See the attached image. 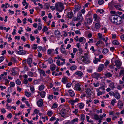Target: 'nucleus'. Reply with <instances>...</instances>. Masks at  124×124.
I'll return each instance as SVG.
<instances>
[{
  "mask_svg": "<svg viewBox=\"0 0 124 124\" xmlns=\"http://www.w3.org/2000/svg\"><path fill=\"white\" fill-rule=\"evenodd\" d=\"M55 9L57 11L61 12L63 9V4L61 2H58L55 5Z\"/></svg>",
  "mask_w": 124,
  "mask_h": 124,
  "instance_id": "nucleus-1",
  "label": "nucleus"
},
{
  "mask_svg": "<svg viewBox=\"0 0 124 124\" xmlns=\"http://www.w3.org/2000/svg\"><path fill=\"white\" fill-rule=\"evenodd\" d=\"M118 17L117 15H114L111 16L110 17V19L112 23H115L118 19Z\"/></svg>",
  "mask_w": 124,
  "mask_h": 124,
  "instance_id": "nucleus-2",
  "label": "nucleus"
},
{
  "mask_svg": "<svg viewBox=\"0 0 124 124\" xmlns=\"http://www.w3.org/2000/svg\"><path fill=\"white\" fill-rule=\"evenodd\" d=\"M93 18L94 19L95 21L98 23L100 22L101 18L100 16L96 14H94L93 15Z\"/></svg>",
  "mask_w": 124,
  "mask_h": 124,
  "instance_id": "nucleus-3",
  "label": "nucleus"
},
{
  "mask_svg": "<svg viewBox=\"0 0 124 124\" xmlns=\"http://www.w3.org/2000/svg\"><path fill=\"white\" fill-rule=\"evenodd\" d=\"M115 64L116 66V68L119 69L121 65V63L120 62L119 60H116L115 62Z\"/></svg>",
  "mask_w": 124,
  "mask_h": 124,
  "instance_id": "nucleus-4",
  "label": "nucleus"
},
{
  "mask_svg": "<svg viewBox=\"0 0 124 124\" xmlns=\"http://www.w3.org/2000/svg\"><path fill=\"white\" fill-rule=\"evenodd\" d=\"M77 17L78 20L81 22H82V20L83 17L81 12H78L77 14Z\"/></svg>",
  "mask_w": 124,
  "mask_h": 124,
  "instance_id": "nucleus-5",
  "label": "nucleus"
},
{
  "mask_svg": "<svg viewBox=\"0 0 124 124\" xmlns=\"http://www.w3.org/2000/svg\"><path fill=\"white\" fill-rule=\"evenodd\" d=\"M37 104L39 107H41L43 104V102L42 99H40L37 102Z\"/></svg>",
  "mask_w": 124,
  "mask_h": 124,
  "instance_id": "nucleus-6",
  "label": "nucleus"
},
{
  "mask_svg": "<svg viewBox=\"0 0 124 124\" xmlns=\"http://www.w3.org/2000/svg\"><path fill=\"white\" fill-rule=\"evenodd\" d=\"M104 65L103 64H101L100 65L99 67L97 70V71L99 72H101L103 69Z\"/></svg>",
  "mask_w": 124,
  "mask_h": 124,
  "instance_id": "nucleus-7",
  "label": "nucleus"
},
{
  "mask_svg": "<svg viewBox=\"0 0 124 124\" xmlns=\"http://www.w3.org/2000/svg\"><path fill=\"white\" fill-rule=\"evenodd\" d=\"M80 86V85L79 83H77L76 85L74 87V89L76 90L79 91L81 90V88Z\"/></svg>",
  "mask_w": 124,
  "mask_h": 124,
  "instance_id": "nucleus-8",
  "label": "nucleus"
},
{
  "mask_svg": "<svg viewBox=\"0 0 124 124\" xmlns=\"http://www.w3.org/2000/svg\"><path fill=\"white\" fill-rule=\"evenodd\" d=\"M92 76L94 77H100L101 79V77L100 76L101 74L99 73L96 72L92 74Z\"/></svg>",
  "mask_w": 124,
  "mask_h": 124,
  "instance_id": "nucleus-9",
  "label": "nucleus"
},
{
  "mask_svg": "<svg viewBox=\"0 0 124 124\" xmlns=\"http://www.w3.org/2000/svg\"><path fill=\"white\" fill-rule=\"evenodd\" d=\"M26 52L23 50H21L17 52V53L20 55H23L26 54Z\"/></svg>",
  "mask_w": 124,
  "mask_h": 124,
  "instance_id": "nucleus-10",
  "label": "nucleus"
},
{
  "mask_svg": "<svg viewBox=\"0 0 124 124\" xmlns=\"http://www.w3.org/2000/svg\"><path fill=\"white\" fill-rule=\"evenodd\" d=\"M92 93L90 89H87L86 91V93L88 97L90 96Z\"/></svg>",
  "mask_w": 124,
  "mask_h": 124,
  "instance_id": "nucleus-11",
  "label": "nucleus"
},
{
  "mask_svg": "<svg viewBox=\"0 0 124 124\" xmlns=\"http://www.w3.org/2000/svg\"><path fill=\"white\" fill-rule=\"evenodd\" d=\"M118 106L119 108H123V104L122 102L121 101H118Z\"/></svg>",
  "mask_w": 124,
  "mask_h": 124,
  "instance_id": "nucleus-12",
  "label": "nucleus"
},
{
  "mask_svg": "<svg viewBox=\"0 0 124 124\" xmlns=\"http://www.w3.org/2000/svg\"><path fill=\"white\" fill-rule=\"evenodd\" d=\"M114 96L117 99H119L120 97V95L117 92H115V93Z\"/></svg>",
  "mask_w": 124,
  "mask_h": 124,
  "instance_id": "nucleus-13",
  "label": "nucleus"
},
{
  "mask_svg": "<svg viewBox=\"0 0 124 124\" xmlns=\"http://www.w3.org/2000/svg\"><path fill=\"white\" fill-rule=\"evenodd\" d=\"M62 82L64 84H66L67 82V79L66 77H64L62 80Z\"/></svg>",
  "mask_w": 124,
  "mask_h": 124,
  "instance_id": "nucleus-14",
  "label": "nucleus"
},
{
  "mask_svg": "<svg viewBox=\"0 0 124 124\" xmlns=\"http://www.w3.org/2000/svg\"><path fill=\"white\" fill-rule=\"evenodd\" d=\"M123 22V20L122 19L119 20L118 21V19L116 22L115 24L117 25H119L121 24Z\"/></svg>",
  "mask_w": 124,
  "mask_h": 124,
  "instance_id": "nucleus-15",
  "label": "nucleus"
},
{
  "mask_svg": "<svg viewBox=\"0 0 124 124\" xmlns=\"http://www.w3.org/2000/svg\"><path fill=\"white\" fill-rule=\"evenodd\" d=\"M75 73L76 75L79 76L80 77L81 76L83 75L82 72L81 71H78L76 72Z\"/></svg>",
  "mask_w": 124,
  "mask_h": 124,
  "instance_id": "nucleus-16",
  "label": "nucleus"
},
{
  "mask_svg": "<svg viewBox=\"0 0 124 124\" xmlns=\"http://www.w3.org/2000/svg\"><path fill=\"white\" fill-rule=\"evenodd\" d=\"M55 35L58 37H59L60 36V33L58 31L56 30L54 32Z\"/></svg>",
  "mask_w": 124,
  "mask_h": 124,
  "instance_id": "nucleus-17",
  "label": "nucleus"
},
{
  "mask_svg": "<svg viewBox=\"0 0 124 124\" xmlns=\"http://www.w3.org/2000/svg\"><path fill=\"white\" fill-rule=\"evenodd\" d=\"M117 9L120 10L122 11L123 10L121 8V6L119 5H116L114 6Z\"/></svg>",
  "mask_w": 124,
  "mask_h": 124,
  "instance_id": "nucleus-18",
  "label": "nucleus"
},
{
  "mask_svg": "<svg viewBox=\"0 0 124 124\" xmlns=\"http://www.w3.org/2000/svg\"><path fill=\"white\" fill-rule=\"evenodd\" d=\"M65 110L63 109L61 111V114L62 117H64L65 115Z\"/></svg>",
  "mask_w": 124,
  "mask_h": 124,
  "instance_id": "nucleus-19",
  "label": "nucleus"
},
{
  "mask_svg": "<svg viewBox=\"0 0 124 124\" xmlns=\"http://www.w3.org/2000/svg\"><path fill=\"white\" fill-rule=\"evenodd\" d=\"M56 66L55 65L53 64L50 66V68L51 70L53 71L55 70Z\"/></svg>",
  "mask_w": 124,
  "mask_h": 124,
  "instance_id": "nucleus-20",
  "label": "nucleus"
},
{
  "mask_svg": "<svg viewBox=\"0 0 124 124\" xmlns=\"http://www.w3.org/2000/svg\"><path fill=\"white\" fill-rule=\"evenodd\" d=\"M95 26L96 29H99L101 26L100 22H97L95 24Z\"/></svg>",
  "mask_w": 124,
  "mask_h": 124,
  "instance_id": "nucleus-21",
  "label": "nucleus"
},
{
  "mask_svg": "<svg viewBox=\"0 0 124 124\" xmlns=\"http://www.w3.org/2000/svg\"><path fill=\"white\" fill-rule=\"evenodd\" d=\"M69 92L70 93V95L71 97H73L75 95L74 92L72 90H69Z\"/></svg>",
  "mask_w": 124,
  "mask_h": 124,
  "instance_id": "nucleus-22",
  "label": "nucleus"
},
{
  "mask_svg": "<svg viewBox=\"0 0 124 124\" xmlns=\"http://www.w3.org/2000/svg\"><path fill=\"white\" fill-rule=\"evenodd\" d=\"M27 62L29 65H30L32 62V59L31 58H28L27 59Z\"/></svg>",
  "mask_w": 124,
  "mask_h": 124,
  "instance_id": "nucleus-23",
  "label": "nucleus"
},
{
  "mask_svg": "<svg viewBox=\"0 0 124 124\" xmlns=\"http://www.w3.org/2000/svg\"><path fill=\"white\" fill-rule=\"evenodd\" d=\"M105 75L107 77H112V75L110 72H108L105 74Z\"/></svg>",
  "mask_w": 124,
  "mask_h": 124,
  "instance_id": "nucleus-24",
  "label": "nucleus"
},
{
  "mask_svg": "<svg viewBox=\"0 0 124 124\" xmlns=\"http://www.w3.org/2000/svg\"><path fill=\"white\" fill-rule=\"evenodd\" d=\"M112 43L113 44L116 45H119L120 43L117 41L114 40L113 41Z\"/></svg>",
  "mask_w": 124,
  "mask_h": 124,
  "instance_id": "nucleus-25",
  "label": "nucleus"
},
{
  "mask_svg": "<svg viewBox=\"0 0 124 124\" xmlns=\"http://www.w3.org/2000/svg\"><path fill=\"white\" fill-rule=\"evenodd\" d=\"M108 49L106 48H105L103 50L102 53L104 54H105L108 52Z\"/></svg>",
  "mask_w": 124,
  "mask_h": 124,
  "instance_id": "nucleus-26",
  "label": "nucleus"
},
{
  "mask_svg": "<svg viewBox=\"0 0 124 124\" xmlns=\"http://www.w3.org/2000/svg\"><path fill=\"white\" fill-rule=\"evenodd\" d=\"M109 87L112 89H114L115 88L114 83L113 82H111L110 83Z\"/></svg>",
  "mask_w": 124,
  "mask_h": 124,
  "instance_id": "nucleus-27",
  "label": "nucleus"
},
{
  "mask_svg": "<svg viewBox=\"0 0 124 124\" xmlns=\"http://www.w3.org/2000/svg\"><path fill=\"white\" fill-rule=\"evenodd\" d=\"M94 119L96 120H97L100 119L99 116L97 114H95L94 115Z\"/></svg>",
  "mask_w": 124,
  "mask_h": 124,
  "instance_id": "nucleus-28",
  "label": "nucleus"
},
{
  "mask_svg": "<svg viewBox=\"0 0 124 124\" xmlns=\"http://www.w3.org/2000/svg\"><path fill=\"white\" fill-rule=\"evenodd\" d=\"M45 94L46 92L44 91H42L41 92L40 95L42 98H44L45 96Z\"/></svg>",
  "mask_w": 124,
  "mask_h": 124,
  "instance_id": "nucleus-29",
  "label": "nucleus"
},
{
  "mask_svg": "<svg viewBox=\"0 0 124 124\" xmlns=\"http://www.w3.org/2000/svg\"><path fill=\"white\" fill-rule=\"evenodd\" d=\"M73 16V13L71 12H69L68 14V16L69 18L72 17Z\"/></svg>",
  "mask_w": 124,
  "mask_h": 124,
  "instance_id": "nucleus-30",
  "label": "nucleus"
},
{
  "mask_svg": "<svg viewBox=\"0 0 124 124\" xmlns=\"http://www.w3.org/2000/svg\"><path fill=\"white\" fill-rule=\"evenodd\" d=\"M37 44H33L32 45L31 47L33 49H36L37 48Z\"/></svg>",
  "mask_w": 124,
  "mask_h": 124,
  "instance_id": "nucleus-31",
  "label": "nucleus"
},
{
  "mask_svg": "<svg viewBox=\"0 0 124 124\" xmlns=\"http://www.w3.org/2000/svg\"><path fill=\"white\" fill-rule=\"evenodd\" d=\"M54 50L53 49H49L47 50V54H50L51 53L54 51Z\"/></svg>",
  "mask_w": 124,
  "mask_h": 124,
  "instance_id": "nucleus-32",
  "label": "nucleus"
},
{
  "mask_svg": "<svg viewBox=\"0 0 124 124\" xmlns=\"http://www.w3.org/2000/svg\"><path fill=\"white\" fill-rule=\"evenodd\" d=\"M77 68V67L75 65L73 66L70 68V70H76Z\"/></svg>",
  "mask_w": 124,
  "mask_h": 124,
  "instance_id": "nucleus-33",
  "label": "nucleus"
},
{
  "mask_svg": "<svg viewBox=\"0 0 124 124\" xmlns=\"http://www.w3.org/2000/svg\"><path fill=\"white\" fill-rule=\"evenodd\" d=\"M78 118H76L75 119L72 120L71 121L72 124H74L75 122L76 121L78 122Z\"/></svg>",
  "mask_w": 124,
  "mask_h": 124,
  "instance_id": "nucleus-34",
  "label": "nucleus"
},
{
  "mask_svg": "<svg viewBox=\"0 0 124 124\" xmlns=\"http://www.w3.org/2000/svg\"><path fill=\"white\" fill-rule=\"evenodd\" d=\"M27 74L30 77H32L33 75V73L31 71H29L27 72Z\"/></svg>",
  "mask_w": 124,
  "mask_h": 124,
  "instance_id": "nucleus-35",
  "label": "nucleus"
},
{
  "mask_svg": "<svg viewBox=\"0 0 124 124\" xmlns=\"http://www.w3.org/2000/svg\"><path fill=\"white\" fill-rule=\"evenodd\" d=\"M85 41L86 40L83 37H81L79 38V41L81 42H83L84 40Z\"/></svg>",
  "mask_w": 124,
  "mask_h": 124,
  "instance_id": "nucleus-36",
  "label": "nucleus"
},
{
  "mask_svg": "<svg viewBox=\"0 0 124 124\" xmlns=\"http://www.w3.org/2000/svg\"><path fill=\"white\" fill-rule=\"evenodd\" d=\"M16 83L18 85H19L21 84V82L20 80L18 79L16 81Z\"/></svg>",
  "mask_w": 124,
  "mask_h": 124,
  "instance_id": "nucleus-37",
  "label": "nucleus"
},
{
  "mask_svg": "<svg viewBox=\"0 0 124 124\" xmlns=\"http://www.w3.org/2000/svg\"><path fill=\"white\" fill-rule=\"evenodd\" d=\"M44 86L43 85H41L39 87V90L40 91L42 90L44 88Z\"/></svg>",
  "mask_w": 124,
  "mask_h": 124,
  "instance_id": "nucleus-38",
  "label": "nucleus"
},
{
  "mask_svg": "<svg viewBox=\"0 0 124 124\" xmlns=\"http://www.w3.org/2000/svg\"><path fill=\"white\" fill-rule=\"evenodd\" d=\"M78 105L80 109L83 108L84 106V104L81 103H79V104Z\"/></svg>",
  "mask_w": 124,
  "mask_h": 124,
  "instance_id": "nucleus-39",
  "label": "nucleus"
},
{
  "mask_svg": "<svg viewBox=\"0 0 124 124\" xmlns=\"http://www.w3.org/2000/svg\"><path fill=\"white\" fill-rule=\"evenodd\" d=\"M41 26L42 24L41 23H39L38 24V26L37 29L39 30H41L42 28Z\"/></svg>",
  "mask_w": 124,
  "mask_h": 124,
  "instance_id": "nucleus-40",
  "label": "nucleus"
},
{
  "mask_svg": "<svg viewBox=\"0 0 124 124\" xmlns=\"http://www.w3.org/2000/svg\"><path fill=\"white\" fill-rule=\"evenodd\" d=\"M25 93L27 97L30 96L31 95V93L28 92L27 91H26L25 92Z\"/></svg>",
  "mask_w": 124,
  "mask_h": 124,
  "instance_id": "nucleus-41",
  "label": "nucleus"
},
{
  "mask_svg": "<svg viewBox=\"0 0 124 124\" xmlns=\"http://www.w3.org/2000/svg\"><path fill=\"white\" fill-rule=\"evenodd\" d=\"M80 6L78 5L76 6L75 8V9L76 11L79 10L80 9Z\"/></svg>",
  "mask_w": 124,
  "mask_h": 124,
  "instance_id": "nucleus-42",
  "label": "nucleus"
},
{
  "mask_svg": "<svg viewBox=\"0 0 124 124\" xmlns=\"http://www.w3.org/2000/svg\"><path fill=\"white\" fill-rule=\"evenodd\" d=\"M85 115L83 114L81 115V120L84 121L85 120Z\"/></svg>",
  "mask_w": 124,
  "mask_h": 124,
  "instance_id": "nucleus-43",
  "label": "nucleus"
},
{
  "mask_svg": "<svg viewBox=\"0 0 124 124\" xmlns=\"http://www.w3.org/2000/svg\"><path fill=\"white\" fill-rule=\"evenodd\" d=\"M81 57L82 58H81V61H82L83 62H85V61H86V60L85 56H81Z\"/></svg>",
  "mask_w": 124,
  "mask_h": 124,
  "instance_id": "nucleus-44",
  "label": "nucleus"
},
{
  "mask_svg": "<svg viewBox=\"0 0 124 124\" xmlns=\"http://www.w3.org/2000/svg\"><path fill=\"white\" fill-rule=\"evenodd\" d=\"M116 100L115 99H114L112 100L111 102V104L113 106H114L116 102Z\"/></svg>",
  "mask_w": 124,
  "mask_h": 124,
  "instance_id": "nucleus-45",
  "label": "nucleus"
},
{
  "mask_svg": "<svg viewBox=\"0 0 124 124\" xmlns=\"http://www.w3.org/2000/svg\"><path fill=\"white\" fill-rule=\"evenodd\" d=\"M24 3H25L26 4V6H27L28 7L29 5V4L28 3H27L26 2V1L25 0H24L23 1L22 3L23 4V5L24 6L25 5V4Z\"/></svg>",
  "mask_w": 124,
  "mask_h": 124,
  "instance_id": "nucleus-46",
  "label": "nucleus"
},
{
  "mask_svg": "<svg viewBox=\"0 0 124 124\" xmlns=\"http://www.w3.org/2000/svg\"><path fill=\"white\" fill-rule=\"evenodd\" d=\"M119 75L121 76L124 74V70H121L119 72Z\"/></svg>",
  "mask_w": 124,
  "mask_h": 124,
  "instance_id": "nucleus-47",
  "label": "nucleus"
},
{
  "mask_svg": "<svg viewBox=\"0 0 124 124\" xmlns=\"http://www.w3.org/2000/svg\"><path fill=\"white\" fill-rule=\"evenodd\" d=\"M48 28L46 27V26H44V28H43L42 30L43 32H45L48 30Z\"/></svg>",
  "mask_w": 124,
  "mask_h": 124,
  "instance_id": "nucleus-48",
  "label": "nucleus"
},
{
  "mask_svg": "<svg viewBox=\"0 0 124 124\" xmlns=\"http://www.w3.org/2000/svg\"><path fill=\"white\" fill-rule=\"evenodd\" d=\"M95 60L93 61V62L95 64H97L98 62V59L97 58H96V57H95L94 58Z\"/></svg>",
  "mask_w": 124,
  "mask_h": 124,
  "instance_id": "nucleus-49",
  "label": "nucleus"
},
{
  "mask_svg": "<svg viewBox=\"0 0 124 124\" xmlns=\"http://www.w3.org/2000/svg\"><path fill=\"white\" fill-rule=\"evenodd\" d=\"M30 38L31 40L32 41L34 40L35 39V38L31 34L30 36Z\"/></svg>",
  "mask_w": 124,
  "mask_h": 124,
  "instance_id": "nucleus-50",
  "label": "nucleus"
},
{
  "mask_svg": "<svg viewBox=\"0 0 124 124\" xmlns=\"http://www.w3.org/2000/svg\"><path fill=\"white\" fill-rule=\"evenodd\" d=\"M53 60L52 58H50L48 59V62L49 63L51 64L53 62Z\"/></svg>",
  "mask_w": 124,
  "mask_h": 124,
  "instance_id": "nucleus-51",
  "label": "nucleus"
},
{
  "mask_svg": "<svg viewBox=\"0 0 124 124\" xmlns=\"http://www.w3.org/2000/svg\"><path fill=\"white\" fill-rule=\"evenodd\" d=\"M104 2L103 0H99L98 1V4L100 5H102Z\"/></svg>",
  "mask_w": 124,
  "mask_h": 124,
  "instance_id": "nucleus-52",
  "label": "nucleus"
},
{
  "mask_svg": "<svg viewBox=\"0 0 124 124\" xmlns=\"http://www.w3.org/2000/svg\"><path fill=\"white\" fill-rule=\"evenodd\" d=\"M115 3L112 0L110 3H109V5L111 6H114Z\"/></svg>",
  "mask_w": 124,
  "mask_h": 124,
  "instance_id": "nucleus-53",
  "label": "nucleus"
},
{
  "mask_svg": "<svg viewBox=\"0 0 124 124\" xmlns=\"http://www.w3.org/2000/svg\"><path fill=\"white\" fill-rule=\"evenodd\" d=\"M53 113L51 111H48L47 114L49 116H51L52 114Z\"/></svg>",
  "mask_w": 124,
  "mask_h": 124,
  "instance_id": "nucleus-54",
  "label": "nucleus"
},
{
  "mask_svg": "<svg viewBox=\"0 0 124 124\" xmlns=\"http://www.w3.org/2000/svg\"><path fill=\"white\" fill-rule=\"evenodd\" d=\"M92 22V20L91 18H89L87 19V23H90Z\"/></svg>",
  "mask_w": 124,
  "mask_h": 124,
  "instance_id": "nucleus-55",
  "label": "nucleus"
},
{
  "mask_svg": "<svg viewBox=\"0 0 124 124\" xmlns=\"http://www.w3.org/2000/svg\"><path fill=\"white\" fill-rule=\"evenodd\" d=\"M10 86L11 87H14L15 86V84L13 82H10Z\"/></svg>",
  "mask_w": 124,
  "mask_h": 124,
  "instance_id": "nucleus-56",
  "label": "nucleus"
},
{
  "mask_svg": "<svg viewBox=\"0 0 124 124\" xmlns=\"http://www.w3.org/2000/svg\"><path fill=\"white\" fill-rule=\"evenodd\" d=\"M109 62L108 60H106V62L104 63V64L106 66H107L109 63Z\"/></svg>",
  "mask_w": 124,
  "mask_h": 124,
  "instance_id": "nucleus-57",
  "label": "nucleus"
},
{
  "mask_svg": "<svg viewBox=\"0 0 124 124\" xmlns=\"http://www.w3.org/2000/svg\"><path fill=\"white\" fill-rule=\"evenodd\" d=\"M45 6L47 9H49L50 7V5L48 4L45 3Z\"/></svg>",
  "mask_w": 124,
  "mask_h": 124,
  "instance_id": "nucleus-58",
  "label": "nucleus"
},
{
  "mask_svg": "<svg viewBox=\"0 0 124 124\" xmlns=\"http://www.w3.org/2000/svg\"><path fill=\"white\" fill-rule=\"evenodd\" d=\"M101 30H104V32L105 33H106L107 31V29L106 27H104L102 28L101 29Z\"/></svg>",
  "mask_w": 124,
  "mask_h": 124,
  "instance_id": "nucleus-59",
  "label": "nucleus"
},
{
  "mask_svg": "<svg viewBox=\"0 0 124 124\" xmlns=\"http://www.w3.org/2000/svg\"><path fill=\"white\" fill-rule=\"evenodd\" d=\"M53 96L52 95H50L48 97V99L51 100L53 99Z\"/></svg>",
  "mask_w": 124,
  "mask_h": 124,
  "instance_id": "nucleus-60",
  "label": "nucleus"
},
{
  "mask_svg": "<svg viewBox=\"0 0 124 124\" xmlns=\"http://www.w3.org/2000/svg\"><path fill=\"white\" fill-rule=\"evenodd\" d=\"M30 90L31 92H33L35 90L34 86L33 85H31L30 86Z\"/></svg>",
  "mask_w": 124,
  "mask_h": 124,
  "instance_id": "nucleus-61",
  "label": "nucleus"
},
{
  "mask_svg": "<svg viewBox=\"0 0 124 124\" xmlns=\"http://www.w3.org/2000/svg\"><path fill=\"white\" fill-rule=\"evenodd\" d=\"M11 60L12 62H16V58L13 57H12L11 58Z\"/></svg>",
  "mask_w": 124,
  "mask_h": 124,
  "instance_id": "nucleus-62",
  "label": "nucleus"
},
{
  "mask_svg": "<svg viewBox=\"0 0 124 124\" xmlns=\"http://www.w3.org/2000/svg\"><path fill=\"white\" fill-rule=\"evenodd\" d=\"M4 59V57L3 56L0 57V63L2 62Z\"/></svg>",
  "mask_w": 124,
  "mask_h": 124,
  "instance_id": "nucleus-63",
  "label": "nucleus"
},
{
  "mask_svg": "<svg viewBox=\"0 0 124 124\" xmlns=\"http://www.w3.org/2000/svg\"><path fill=\"white\" fill-rule=\"evenodd\" d=\"M12 74L13 75H15L16 74V73L14 69H13L12 70Z\"/></svg>",
  "mask_w": 124,
  "mask_h": 124,
  "instance_id": "nucleus-64",
  "label": "nucleus"
}]
</instances>
